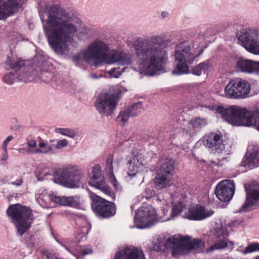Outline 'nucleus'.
<instances>
[{
    "label": "nucleus",
    "instance_id": "nucleus-1",
    "mask_svg": "<svg viewBox=\"0 0 259 259\" xmlns=\"http://www.w3.org/2000/svg\"><path fill=\"white\" fill-rule=\"evenodd\" d=\"M45 11L47 19L43 27L48 42L56 53L66 55L81 20L59 4L48 5Z\"/></svg>",
    "mask_w": 259,
    "mask_h": 259
},
{
    "label": "nucleus",
    "instance_id": "nucleus-2",
    "mask_svg": "<svg viewBox=\"0 0 259 259\" xmlns=\"http://www.w3.org/2000/svg\"><path fill=\"white\" fill-rule=\"evenodd\" d=\"M168 42L161 35L136 39L133 44V48L141 73L153 76L163 71L164 64L168 60Z\"/></svg>",
    "mask_w": 259,
    "mask_h": 259
},
{
    "label": "nucleus",
    "instance_id": "nucleus-3",
    "mask_svg": "<svg viewBox=\"0 0 259 259\" xmlns=\"http://www.w3.org/2000/svg\"><path fill=\"white\" fill-rule=\"evenodd\" d=\"M216 110L225 121L232 125L252 126L259 131V111H250L237 105L227 108L219 106Z\"/></svg>",
    "mask_w": 259,
    "mask_h": 259
},
{
    "label": "nucleus",
    "instance_id": "nucleus-4",
    "mask_svg": "<svg viewBox=\"0 0 259 259\" xmlns=\"http://www.w3.org/2000/svg\"><path fill=\"white\" fill-rule=\"evenodd\" d=\"M194 45L193 42L184 41L177 45L175 51V60L177 64L172 73L180 75L187 74L189 72L188 66L193 63L195 59L203 53V50L196 52L198 45Z\"/></svg>",
    "mask_w": 259,
    "mask_h": 259
},
{
    "label": "nucleus",
    "instance_id": "nucleus-5",
    "mask_svg": "<svg viewBox=\"0 0 259 259\" xmlns=\"http://www.w3.org/2000/svg\"><path fill=\"white\" fill-rule=\"evenodd\" d=\"M53 175L55 183L69 188H79L86 181L83 171L76 165L70 164L59 168Z\"/></svg>",
    "mask_w": 259,
    "mask_h": 259
},
{
    "label": "nucleus",
    "instance_id": "nucleus-6",
    "mask_svg": "<svg viewBox=\"0 0 259 259\" xmlns=\"http://www.w3.org/2000/svg\"><path fill=\"white\" fill-rule=\"evenodd\" d=\"M7 214L16 228L17 234L21 236L30 229L34 220L32 210L20 204L9 206Z\"/></svg>",
    "mask_w": 259,
    "mask_h": 259
},
{
    "label": "nucleus",
    "instance_id": "nucleus-7",
    "mask_svg": "<svg viewBox=\"0 0 259 259\" xmlns=\"http://www.w3.org/2000/svg\"><path fill=\"white\" fill-rule=\"evenodd\" d=\"M146 158L145 152L141 149L134 151L126 158L127 162L128 180L133 185L141 184L143 182L144 175L142 171L147 167Z\"/></svg>",
    "mask_w": 259,
    "mask_h": 259
},
{
    "label": "nucleus",
    "instance_id": "nucleus-8",
    "mask_svg": "<svg viewBox=\"0 0 259 259\" xmlns=\"http://www.w3.org/2000/svg\"><path fill=\"white\" fill-rule=\"evenodd\" d=\"M166 245L172 249L171 255L175 258L186 253L190 250H200L205 245L203 241L200 239H194L191 241L188 237L174 235L168 239Z\"/></svg>",
    "mask_w": 259,
    "mask_h": 259
},
{
    "label": "nucleus",
    "instance_id": "nucleus-9",
    "mask_svg": "<svg viewBox=\"0 0 259 259\" xmlns=\"http://www.w3.org/2000/svg\"><path fill=\"white\" fill-rule=\"evenodd\" d=\"M6 64L9 66L7 68V69L15 70L14 72L11 71L4 75L3 79L6 83L12 84L15 82L23 80L25 78L31 81L29 67L25 66L24 61L20 58L8 57Z\"/></svg>",
    "mask_w": 259,
    "mask_h": 259
},
{
    "label": "nucleus",
    "instance_id": "nucleus-10",
    "mask_svg": "<svg viewBox=\"0 0 259 259\" xmlns=\"http://www.w3.org/2000/svg\"><path fill=\"white\" fill-rule=\"evenodd\" d=\"M134 221L135 226H131V228L143 229L150 227L158 221L156 210L150 205L142 206L136 212Z\"/></svg>",
    "mask_w": 259,
    "mask_h": 259
},
{
    "label": "nucleus",
    "instance_id": "nucleus-11",
    "mask_svg": "<svg viewBox=\"0 0 259 259\" xmlns=\"http://www.w3.org/2000/svg\"><path fill=\"white\" fill-rule=\"evenodd\" d=\"M251 87L246 80L238 78L231 80L225 88V96L230 99H245L249 97Z\"/></svg>",
    "mask_w": 259,
    "mask_h": 259
},
{
    "label": "nucleus",
    "instance_id": "nucleus-12",
    "mask_svg": "<svg viewBox=\"0 0 259 259\" xmlns=\"http://www.w3.org/2000/svg\"><path fill=\"white\" fill-rule=\"evenodd\" d=\"M121 51L116 50L110 51L109 45L104 41L96 39V58L97 63L95 66H98L103 63L107 64L118 63Z\"/></svg>",
    "mask_w": 259,
    "mask_h": 259
},
{
    "label": "nucleus",
    "instance_id": "nucleus-13",
    "mask_svg": "<svg viewBox=\"0 0 259 259\" xmlns=\"http://www.w3.org/2000/svg\"><path fill=\"white\" fill-rule=\"evenodd\" d=\"M49 64L46 60L44 56L36 55L33 59V63L31 68L29 70H33L30 72L29 78L31 80L35 79L36 77L31 78L33 75H38L39 78L45 82H49L54 80L55 75L54 72L48 71V68Z\"/></svg>",
    "mask_w": 259,
    "mask_h": 259
},
{
    "label": "nucleus",
    "instance_id": "nucleus-14",
    "mask_svg": "<svg viewBox=\"0 0 259 259\" xmlns=\"http://www.w3.org/2000/svg\"><path fill=\"white\" fill-rule=\"evenodd\" d=\"M118 100L117 94L101 92L95 103V107L102 116H109L112 114Z\"/></svg>",
    "mask_w": 259,
    "mask_h": 259
},
{
    "label": "nucleus",
    "instance_id": "nucleus-15",
    "mask_svg": "<svg viewBox=\"0 0 259 259\" xmlns=\"http://www.w3.org/2000/svg\"><path fill=\"white\" fill-rule=\"evenodd\" d=\"M91 205L93 211L100 217L108 218L114 216L116 213L115 204L106 200L94 193L90 194Z\"/></svg>",
    "mask_w": 259,
    "mask_h": 259
},
{
    "label": "nucleus",
    "instance_id": "nucleus-16",
    "mask_svg": "<svg viewBox=\"0 0 259 259\" xmlns=\"http://www.w3.org/2000/svg\"><path fill=\"white\" fill-rule=\"evenodd\" d=\"M204 145L213 153L228 155L231 146L227 141L223 140L222 135L214 133H209L203 137Z\"/></svg>",
    "mask_w": 259,
    "mask_h": 259
},
{
    "label": "nucleus",
    "instance_id": "nucleus-17",
    "mask_svg": "<svg viewBox=\"0 0 259 259\" xmlns=\"http://www.w3.org/2000/svg\"><path fill=\"white\" fill-rule=\"evenodd\" d=\"M236 35L239 44L249 52L256 41L259 40V30L255 29H242L237 32Z\"/></svg>",
    "mask_w": 259,
    "mask_h": 259
},
{
    "label": "nucleus",
    "instance_id": "nucleus-18",
    "mask_svg": "<svg viewBox=\"0 0 259 259\" xmlns=\"http://www.w3.org/2000/svg\"><path fill=\"white\" fill-rule=\"evenodd\" d=\"M246 200L237 212H245L251 210L253 206H259V184L252 185L249 188L246 187Z\"/></svg>",
    "mask_w": 259,
    "mask_h": 259
},
{
    "label": "nucleus",
    "instance_id": "nucleus-19",
    "mask_svg": "<svg viewBox=\"0 0 259 259\" xmlns=\"http://www.w3.org/2000/svg\"><path fill=\"white\" fill-rule=\"evenodd\" d=\"M73 63L78 66L82 64L83 62L91 63L94 62V65L97 63L96 58V40L88 46L87 48L72 56Z\"/></svg>",
    "mask_w": 259,
    "mask_h": 259
},
{
    "label": "nucleus",
    "instance_id": "nucleus-20",
    "mask_svg": "<svg viewBox=\"0 0 259 259\" xmlns=\"http://www.w3.org/2000/svg\"><path fill=\"white\" fill-rule=\"evenodd\" d=\"M235 192L233 181L225 180L221 181L216 187L215 193L217 198L222 202H229Z\"/></svg>",
    "mask_w": 259,
    "mask_h": 259
},
{
    "label": "nucleus",
    "instance_id": "nucleus-21",
    "mask_svg": "<svg viewBox=\"0 0 259 259\" xmlns=\"http://www.w3.org/2000/svg\"><path fill=\"white\" fill-rule=\"evenodd\" d=\"M114 259H146L141 248L127 246L118 248L115 252Z\"/></svg>",
    "mask_w": 259,
    "mask_h": 259
},
{
    "label": "nucleus",
    "instance_id": "nucleus-22",
    "mask_svg": "<svg viewBox=\"0 0 259 259\" xmlns=\"http://www.w3.org/2000/svg\"><path fill=\"white\" fill-rule=\"evenodd\" d=\"M213 213L214 211L212 209L195 204L189 208L186 218L190 220L200 221L210 217Z\"/></svg>",
    "mask_w": 259,
    "mask_h": 259
},
{
    "label": "nucleus",
    "instance_id": "nucleus-23",
    "mask_svg": "<svg viewBox=\"0 0 259 259\" xmlns=\"http://www.w3.org/2000/svg\"><path fill=\"white\" fill-rule=\"evenodd\" d=\"M23 0H0V20L8 17L13 13L23 2Z\"/></svg>",
    "mask_w": 259,
    "mask_h": 259
},
{
    "label": "nucleus",
    "instance_id": "nucleus-24",
    "mask_svg": "<svg viewBox=\"0 0 259 259\" xmlns=\"http://www.w3.org/2000/svg\"><path fill=\"white\" fill-rule=\"evenodd\" d=\"M50 199L56 203L61 205L78 207L80 205L79 197L77 195L72 196H58L54 194H49Z\"/></svg>",
    "mask_w": 259,
    "mask_h": 259
},
{
    "label": "nucleus",
    "instance_id": "nucleus-25",
    "mask_svg": "<svg viewBox=\"0 0 259 259\" xmlns=\"http://www.w3.org/2000/svg\"><path fill=\"white\" fill-rule=\"evenodd\" d=\"M258 61L239 58L236 62L237 71L248 74H254L258 68Z\"/></svg>",
    "mask_w": 259,
    "mask_h": 259
},
{
    "label": "nucleus",
    "instance_id": "nucleus-26",
    "mask_svg": "<svg viewBox=\"0 0 259 259\" xmlns=\"http://www.w3.org/2000/svg\"><path fill=\"white\" fill-rule=\"evenodd\" d=\"M241 165L248 169L259 166V151L253 150L250 153L249 151L246 152Z\"/></svg>",
    "mask_w": 259,
    "mask_h": 259
},
{
    "label": "nucleus",
    "instance_id": "nucleus-27",
    "mask_svg": "<svg viewBox=\"0 0 259 259\" xmlns=\"http://www.w3.org/2000/svg\"><path fill=\"white\" fill-rule=\"evenodd\" d=\"M171 176L158 172L154 180L155 188L161 190L170 186Z\"/></svg>",
    "mask_w": 259,
    "mask_h": 259
},
{
    "label": "nucleus",
    "instance_id": "nucleus-28",
    "mask_svg": "<svg viewBox=\"0 0 259 259\" xmlns=\"http://www.w3.org/2000/svg\"><path fill=\"white\" fill-rule=\"evenodd\" d=\"M38 146V148L35 149H27L26 152L31 154H36L37 153L47 154L50 153H54L53 147L54 145L53 144H50L47 142H45L43 140H41L39 142Z\"/></svg>",
    "mask_w": 259,
    "mask_h": 259
},
{
    "label": "nucleus",
    "instance_id": "nucleus-29",
    "mask_svg": "<svg viewBox=\"0 0 259 259\" xmlns=\"http://www.w3.org/2000/svg\"><path fill=\"white\" fill-rule=\"evenodd\" d=\"M113 156L110 155L106 160V169L108 170L109 178L111 184L114 187L116 190H120L119 184L113 174Z\"/></svg>",
    "mask_w": 259,
    "mask_h": 259
},
{
    "label": "nucleus",
    "instance_id": "nucleus-30",
    "mask_svg": "<svg viewBox=\"0 0 259 259\" xmlns=\"http://www.w3.org/2000/svg\"><path fill=\"white\" fill-rule=\"evenodd\" d=\"M175 172V161L171 159H166L161 164L158 172L172 176Z\"/></svg>",
    "mask_w": 259,
    "mask_h": 259
},
{
    "label": "nucleus",
    "instance_id": "nucleus-31",
    "mask_svg": "<svg viewBox=\"0 0 259 259\" xmlns=\"http://www.w3.org/2000/svg\"><path fill=\"white\" fill-rule=\"evenodd\" d=\"M212 66L211 61L207 60L194 66L191 73L196 76H200L202 73H205Z\"/></svg>",
    "mask_w": 259,
    "mask_h": 259
},
{
    "label": "nucleus",
    "instance_id": "nucleus-32",
    "mask_svg": "<svg viewBox=\"0 0 259 259\" xmlns=\"http://www.w3.org/2000/svg\"><path fill=\"white\" fill-rule=\"evenodd\" d=\"M95 183L94 184L91 183V181H90L89 184L91 186L100 190L107 195L111 196L113 195L114 196L109 186L106 184V181L104 176H103V180H102V182L97 179V180L95 181Z\"/></svg>",
    "mask_w": 259,
    "mask_h": 259
},
{
    "label": "nucleus",
    "instance_id": "nucleus-33",
    "mask_svg": "<svg viewBox=\"0 0 259 259\" xmlns=\"http://www.w3.org/2000/svg\"><path fill=\"white\" fill-rule=\"evenodd\" d=\"M185 206L183 203L178 202L173 203L171 205V211L169 217L163 218L161 222L167 221L178 217L185 209Z\"/></svg>",
    "mask_w": 259,
    "mask_h": 259
},
{
    "label": "nucleus",
    "instance_id": "nucleus-34",
    "mask_svg": "<svg viewBox=\"0 0 259 259\" xmlns=\"http://www.w3.org/2000/svg\"><path fill=\"white\" fill-rule=\"evenodd\" d=\"M228 245L227 239L218 238L214 241V244L211 245L209 248L206 250V253L213 251L216 249H221L226 248Z\"/></svg>",
    "mask_w": 259,
    "mask_h": 259
},
{
    "label": "nucleus",
    "instance_id": "nucleus-35",
    "mask_svg": "<svg viewBox=\"0 0 259 259\" xmlns=\"http://www.w3.org/2000/svg\"><path fill=\"white\" fill-rule=\"evenodd\" d=\"M130 112L131 117H135L141 114L144 110L143 104L141 102H138L133 104L127 108Z\"/></svg>",
    "mask_w": 259,
    "mask_h": 259
},
{
    "label": "nucleus",
    "instance_id": "nucleus-36",
    "mask_svg": "<svg viewBox=\"0 0 259 259\" xmlns=\"http://www.w3.org/2000/svg\"><path fill=\"white\" fill-rule=\"evenodd\" d=\"M103 176V175L102 174L100 165H96L93 167L90 181H91V183L93 184L95 183V181L97 179L102 182Z\"/></svg>",
    "mask_w": 259,
    "mask_h": 259
},
{
    "label": "nucleus",
    "instance_id": "nucleus-37",
    "mask_svg": "<svg viewBox=\"0 0 259 259\" xmlns=\"http://www.w3.org/2000/svg\"><path fill=\"white\" fill-rule=\"evenodd\" d=\"M133 55L121 52L118 64L121 66H128L133 63Z\"/></svg>",
    "mask_w": 259,
    "mask_h": 259
},
{
    "label": "nucleus",
    "instance_id": "nucleus-38",
    "mask_svg": "<svg viewBox=\"0 0 259 259\" xmlns=\"http://www.w3.org/2000/svg\"><path fill=\"white\" fill-rule=\"evenodd\" d=\"M55 132L62 135L74 139L76 136V132L74 129L69 128H57Z\"/></svg>",
    "mask_w": 259,
    "mask_h": 259
},
{
    "label": "nucleus",
    "instance_id": "nucleus-39",
    "mask_svg": "<svg viewBox=\"0 0 259 259\" xmlns=\"http://www.w3.org/2000/svg\"><path fill=\"white\" fill-rule=\"evenodd\" d=\"M130 117H131V114L128 109L123 110L119 112L116 118V121L119 124L123 125L128 120Z\"/></svg>",
    "mask_w": 259,
    "mask_h": 259
},
{
    "label": "nucleus",
    "instance_id": "nucleus-40",
    "mask_svg": "<svg viewBox=\"0 0 259 259\" xmlns=\"http://www.w3.org/2000/svg\"><path fill=\"white\" fill-rule=\"evenodd\" d=\"M184 122H186V124H184V127L182 128L183 133L191 137L195 135L196 132L191 120L190 121H184Z\"/></svg>",
    "mask_w": 259,
    "mask_h": 259
},
{
    "label": "nucleus",
    "instance_id": "nucleus-41",
    "mask_svg": "<svg viewBox=\"0 0 259 259\" xmlns=\"http://www.w3.org/2000/svg\"><path fill=\"white\" fill-rule=\"evenodd\" d=\"M242 254H246L254 252H259V243L254 242L249 244L244 250L240 251Z\"/></svg>",
    "mask_w": 259,
    "mask_h": 259
},
{
    "label": "nucleus",
    "instance_id": "nucleus-42",
    "mask_svg": "<svg viewBox=\"0 0 259 259\" xmlns=\"http://www.w3.org/2000/svg\"><path fill=\"white\" fill-rule=\"evenodd\" d=\"M194 126L196 132H198L201 128L204 127L207 123L206 121L201 118H196L191 120Z\"/></svg>",
    "mask_w": 259,
    "mask_h": 259
},
{
    "label": "nucleus",
    "instance_id": "nucleus-43",
    "mask_svg": "<svg viewBox=\"0 0 259 259\" xmlns=\"http://www.w3.org/2000/svg\"><path fill=\"white\" fill-rule=\"evenodd\" d=\"M127 69V67H124L122 69L119 67H114L108 71V74L110 77L117 78Z\"/></svg>",
    "mask_w": 259,
    "mask_h": 259
},
{
    "label": "nucleus",
    "instance_id": "nucleus-44",
    "mask_svg": "<svg viewBox=\"0 0 259 259\" xmlns=\"http://www.w3.org/2000/svg\"><path fill=\"white\" fill-rule=\"evenodd\" d=\"M169 238H168L167 239H168ZM168 240H166L165 243L163 242H162L160 241L159 240H157L155 242H153L152 243V248L153 250H155L156 251H159L162 250H164V247H165L166 248H170L172 250V249L170 247H167L166 245V242Z\"/></svg>",
    "mask_w": 259,
    "mask_h": 259
},
{
    "label": "nucleus",
    "instance_id": "nucleus-45",
    "mask_svg": "<svg viewBox=\"0 0 259 259\" xmlns=\"http://www.w3.org/2000/svg\"><path fill=\"white\" fill-rule=\"evenodd\" d=\"M154 194V193L153 190L149 188H147L145 190L144 194L141 196H138L137 199L138 201H141L144 198H145L146 199H149L152 197Z\"/></svg>",
    "mask_w": 259,
    "mask_h": 259
},
{
    "label": "nucleus",
    "instance_id": "nucleus-46",
    "mask_svg": "<svg viewBox=\"0 0 259 259\" xmlns=\"http://www.w3.org/2000/svg\"><path fill=\"white\" fill-rule=\"evenodd\" d=\"M93 252V250L92 247L90 245H88L80 248L78 251L79 254L82 256L92 254Z\"/></svg>",
    "mask_w": 259,
    "mask_h": 259
},
{
    "label": "nucleus",
    "instance_id": "nucleus-47",
    "mask_svg": "<svg viewBox=\"0 0 259 259\" xmlns=\"http://www.w3.org/2000/svg\"><path fill=\"white\" fill-rule=\"evenodd\" d=\"M51 175V174L47 171H42L39 173V171H37L35 173V176L37 177V180L39 181L44 180L47 177Z\"/></svg>",
    "mask_w": 259,
    "mask_h": 259
},
{
    "label": "nucleus",
    "instance_id": "nucleus-48",
    "mask_svg": "<svg viewBox=\"0 0 259 259\" xmlns=\"http://www.w3.org/2000/svg\"><path fill=\"white\" fill-rule=\"evenodd\" d=\"M68 145V141L66 139H64L57 141V144L56 145V148L57 149H61L66 147Z\"/></svg>",
    "mask_w": 259,
    "mask_h": 259
},
{
    "label": "nucleus",
    "instance_id": "nucleus-49",
    "mask_svg": "<svg viewBox=\"0 0 259 259\" xmlns=\"http://www.w3.org/2000/svg\"><path fill=\"white\" fill-rule=\"evenodd\" d=\"M39 259H54V255L52 253L48 251H44Z\"/></svg>",
    "mask_w": 259,
    "mask_h": 259
},
{
    "label": "nucleus",
    "instance_id": "nucleus-50",
    "mask_svg": "<svg viewBox=\"0 0 259 259\" xmlns=\"http://www.w3.org/2000/svg\"><path fill=\"white\" fill-rule=\"evenodd\" d=\"M250 53L259 55V40L256 41L255 45L251 48Z\"/></svg>",
    "mask_w": 259,
    "mask_h": 259
},
{
    "label": "nucleus",
    "instance_id": "nucleus-51",
    "mask_svg": "<svg viewBox=\"0 0 259 259\" xmlns=\"http://www.w3.org/2000/svg\"><path fill=\"white\" fill-rule=\"evenodd\" d=\"M8 158L7 149H3V152L1 156V160L3 162L6 161Z\"/></svg>",
    "mask_w": 259,
    "mask_h": 259
},
{
    "label": "nucleus",
    "instance_id": "nucleus-52",
    "mask_svg": "<svg viewBox=\"0 0 259 259\" xmlns=\"http://www.w3.org/2000/svg\"><path fill=\"white\" fill-rule=\"evenodd\" d=\"M13 137L11 135L9 136L4 141L2 145L3 149H7V147L8 143L13 140Z\"/></svg>",
    "mask_w": 259,
    "mask_h": 259
},
{
    "label": "nucleus",
    "instance_id": "nucleus-53",
    "mask_svg": "<svg viewBox=\"0 0 259 259\" xmlns=\"http://www.w3.org/2000/svg\"><path fill=\"white\" fill-rule=\"evenodd\" d=\"M217 234L218 236H222L224 237L227 236L229 234V233L226 228H222L221 230L218 231Z\"/></svg>",
    "mask_w": 259,
    "mask_h": 259
},
{
    "label": "nucleus",
    "instance_id": "nucleus-54",
    "mask_svg": "<svg viewBox=\"0 0 259 259\" xmlns=\"http://www.w3.org/2000/svg\"><path fill=\"white\" fill-rule=\"evenodd\" d=\"M23 179L21 178H19L17 179L15 181L12 182L10 183V184L15 186L16 187L20 186L23 184Z\"/></svg>",
    "mask_w": 259,
    "mask_h": 259
},
{
    "label": "nucleus",
    "instance_id": "nucleus-55",
    "mask_svg": "<svg viewBox=\"0 0 259 259\" xmlns=\"http://www.w3.org/2000/svg\"><path fill=\"white\" fill-rule=\"evenodd\" d=\"M27 145L28 149H32V148H35L36 146V142L35 140H32L28 142Z\"/></svg>",
    "mask_w": 259,
    "mask_h": 259
},
{
    "label": "nucleus",
    "instance_id": "nucleus-56",
    "mask_svg": "<svg viewBox=\"0 0 259 259\" xmlns=\"http://www.w3.org/2000/svg\"><path fill=\"white\" fill-rule=\"evenodd\" d=\"M161 16L163 18H166L168 17L169 13L165 11L162 12L161 13Z\"/></svg>",
    "mask_w": 259,
    "mask_h": 259
},
{
    "label": "nucleus",
    "instance_id": "nucleus-57",
    "mask_svg": "<svg viewBox=\"0 0 259 259\" xmlns=\"http://www.w3.org/2000/svg\"><path fill=\"white\" fill-rule=\"evenodd\" d=\"M91 76L93 78H94V79H98L102 77V75H97V74H96L95 73L91 74Z\"/></svg>",
    "mask_w": 259,
    "mask_h": 259
},
{
    "label": "nucleus",
    "instance_id": "nucleus-58",
    "mask_svg": "<svg viewBox=\"0 0 259 259\" xmlns=\"http://www.w3.org/2000/svg\"><path fill=\"white\" fill-rule=\"evenodd\" d=\"M36 201L40 205V206H41L42 207H45L47 206V205H45V204H42V203H40V201H39L38 198L36 199Z\"/></svg>",
    "mask_w": 259,
    "mask_h": 259
},
{
    "label": "nucleus",
    "instance_id": "nucleus-59",
    "mask_svg": "<svg viewBox=\"0 0 259 259\" xmlns=\"http://www.w3.org/2000/svg\"><path fill=\"white\" fill-rule=\"evenodd\" d=\"M199 37H201V39H204V34H203V33H202V32H201V33H200L199 34Z\"/></svg>",
    "mask_w": 259,
    "mask_h": 259
},
{
    "label": "nucleus",
    "instance_id": "nucleus-60",
    "mask_svg": "<svg viewBox=\"0 0 259 259\" xmlns=\"http://www.w3.org/2000/svg\"><path fill=\"white\" fill-rule=\"evenodd\" d=\"M258 68L257 69V70L256 71L255 73H254V74H257V75H259V62L258 61Z\"/></svg>",
    "mask_w": 259,
    "mask_h": 259
},
{
    "label": "nucleus",
    "instance_id": "nucleus-61",
    "mask_svg": "<svg viewBox=\"0 0 259 259\" xmlns=\"http://www.w3.org/2000/svg\"><path fill=\"white\" fill-rule=\"evenodd\" d=\"M168 211V210H163V216L166 215L167 214Z\"/></svg>",
    "mask_w": 259,
    "mask_h": 259
},
{
    "label": "nucleus",
    "instance_id": "nucleus-62",
    "mask_svg": "<svg viewBox=\"0 0 259 259\" xmlns=\"http://www.w3.org/2000/svg\"><path fill=\"white\" fill-rule=\"evenodd\" d=\"M227 157H223L222 158L221 160L222 161H226L227 160Z\"/></svg>",
    "mask_w": 259,
    "mask_h": 259
},
{
    "label": "nucleus",
    "instance_id": "nucleus-63",
    "mask_svg": "<svg viewBox=\"0 0 259 259\" xmlns=\"http://www.w3.org/2000/svg\"><path fill=\"white\" fill-rule=\"evenodd\" d=\"M65 248H66L68 251H69L70 252H71V253L72 252H71V249H70L69 248H68L66 247V246H65Z\"/></svg>",
    "mask_w": 259,
    "mask_h": 259
},
{
    "label": "nucleus",
    "instance_id": "nucleus-64",
    "mask_svg": "<svg viewBox=\"0 0 259 259\" xmlns=\"http://www.w3.org/2000/svg\"><path fill=\"white\" fill-rule=\"evenodd\" d=\"M254 259H259V255L256 256Z\"/></svg>",
    "mask_w": 259,
    "mask_h": 259
}]
</instances>
